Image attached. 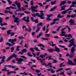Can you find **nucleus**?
Segmentation results:
<instances>
[{
  "instance_id": "nucleus-1",
  "label": "nucleus",
  "mask_w": 76,
  "mask_h": 76,
  "mask_svg": "<svg viewBox=\"0 0 76 76\" xmlns=\"http://www.w3.org/2000/svg\"><path fill=\"white\" fill-rule=\"evenodd\" d=\"M74 38H72V39L71 40L69 41V42H70V44L69 45V47L70 48L72 45H73V47L71 50V54L69 55V53H67L66 54V57L69 56V57L72 58V57H74L75 56L74 55L75 54L74 52L75 51V47H76V45L74 43Z\"/></svg>"
},
{
  "instance_id": "nucleus-2",
  "label": "nucleus",
  "mask_w": 76,
  "mask_h": 76,
  "mask_svg": "<svg viewBox=\"0 0 76 76\" xmlns=\"http://www.w3.org/2000/svg\"><path fill=\"white\" fill-rule=\"evenodd\" d=\"M66 29V28H62L61 30V34H61L60 35V36H61V37H63V36H64L65 37H69V36L67 35V34H66V32L65 31H64Z\"/></svg>"
},
{
  "instance_id": "nucleus-3",
  "label": "nucleus",
  "mask_w": 76,
  "mask_h": 76,
  "mask_svg": "<svg viewBox=\"0 0 76 76\" xmlns=\"http://www.w3.org/2000/svg\"><path fill=\"white\" fill-rule=\"evenodd\" d=\"M12 17L13 18H14V22H16L17 25H19V21L18 18H15V15H13Z\"/></svg>"
},
{
  "instance_id": "nucleus-4",
  "label": "nucleus",
  "mask_w": 76,
  "mask_h": 76,
  "mask_svg": "<svg viewBox=\"0 0 76 76\" xmlns=\"http://www.w3.org/2000/svg\"><path fill=\"white\" fill-rule=\"evenodd\" d=\"M55 48L56 49V50H54L53 49H48V51L50 53H52V52H53V51H56L57 53H59L60 52V50L59 49V48H57L56 46L55 47Z\"/></svg>"
},
{
  "instance_id": "nucleus-5",
  "label": "nucleus",
  "mask_w": 76,
  "mask_h": 76,
  "mask_svg": "<svg viewBox=\"0 0 76 76\" xmlns=\"http://www.w3.org/2000/svg\"><path fill=\"white\" fill-rule=\"evenodd\" d=\"M42 26V23H38L37 26V29L36 30V32H38L40 31V29H41V27H40L39 26Z\"/></svg>"
},
{
  "instance_id": "nucleus-6",
  "label": "nucleus",
  "mask_w": 76,
  "mask_h": 76,
  "mask_svg": "<svg viewBox=\"0 0 76 76\" xmlns=\"http://www.w3.org/2000/svg\"><path fill=\"white\" fill-rule=\"evenodd\" d=\"M15 60L17 61V64H22V61H23V59L21 58H16Z\"/></svg>"
},
{
  "instance_id": "nucleus-7",
  "label": "nucleus",
  "mask_w": 76,
  "mask_h": 76,
  "mask_svg": "<svg viewBox=\"0 0 76 76\" xmlns=\"http://www.w3.org/2000/svg\"><path fill=\"white\" fill-rule=\"evenodd\" d=\"M0 25L2 26H4V25H7V24L6 23H4L3 24V19L1 17H0Z\"/></svg>"
},
{
  "instance_id": "nucleus-8",
  "label": "nucleus",
  "mask_w": 76,
  "mask_h": 76,
  "mask_svg": "<svg viewBox=\"0 0 76 76\" xmlns=\"http://www.w3.org/2000/svg\"><path fill=\"white\" fill-rule=\"evenodd\" d=\"M16 40H17L16 39H9L8 41L10 42H11V43L12 44L14 45L15 44V43L13 42L16 41Z\"/></svg>"
},
{
  "instance_id": "nucleus-9",
  "label": "nucleus",
  "mask_w": 76,
  "mask_h": 76,
  "mask_svg": "<svg viewBox=\"0 0 76 76\" xmlns=\"http://www.w3.org/2000/svg\"><path fill=\"white\" fill-rule=\"evenodd\" d=\"M75 20H73L72 19H71L69 20V23H70V25H76V23H75Z\"/></svg>"
},
{
  "instance_id": "nucleus-10",
  "label": "nucleus",
  "mask_w": 76,
  "mask_h": 76,
  "mask_svg": "<svg viewBox=\"0 0 76 76\" xmlns=\"http://www.w3.org/2000/svg\"><path fill=\"white\" fill-rule=\"evenodd\" d=\"M76 7V0H75V2L72 1V4L70 6V7Z\"/></svg>"
},
{
  "instance_id": "nucleus-11",
  "label": "nucleus",
  "mask_w": 76,
  "mask_h": 76,
  "mask_svg": "<svg viewBox=\"0 0 76 76\" xmlns=\"http://www.w3.org/2000/svg\"><path fill=\"white\" fill-rule=\"evenodd\" d=\"M38 5H36L35 6H31V10H33L34 9H36L37 8H38Z\"/></svg>"
},
{
  "instance_id": "nucleus-12",
  "label": "nucleus",
  "mask_w": 76,
  "mask_h": 76,
  "mask_svg": "<svg viewBox=\"0 0 76 76\" xmlns=\"http://www.w3.org/2000/svg\"><path fill=\"white\" fill-rule=\"evenodd\" d=\"M41 15H39V13H37V16H38V17L39 18H41V17H42V16H44V14H43L42 13H40Z\"/></svg>"
},
{
  "instance_id": "nucleus-13",
  "label": "nucleus",
  "mask_w": 76,
  "mask_h": 76,
  "mask_svg": "<svg viewBox=\"0 0 76 76\" xmlns=\"http://www.w3.org/2000/svg\"><path fill=\"white\" fill-rule=\"evenodd\" d=\"M11 9H16V8H14L12 6H10V7H7V8H6V10H9V9H10V8Z\"/></svg>"
},
{
  "instance_id": "nucleus-14",
  "label": "nucleus",
  "mask_w": 76,
  "mask_h": 76,
  "mask_svg": "<svg viewBox=\"0 0 76 76\" xmlns=\"http://www.w3.org/2000/svg\"><path fill=\"white\" fill-rule=\"evenodd\" d=\"M66 6V5H63V6L61 7V9L60 10V11L61 10H65V7Z\"/></svg>"
},
{
  "instance_id": "nucleus-15",
  "label": "nucleus",
  "mask_w": 76,
  "mask_h": 76,
  "mask_svg": "<svg viewBox=\"0 0 76 76\" xmlns=\"http://www.w3.org/2000/svg\"><path fill=\"white\" fill-rule=\"evenodd\" d=\"M6 69H7V68H6V66H5L4 68V69H2V71H7V72H9V70H7Z\"/></svg>"
},
{
  "instance_id": "nucleus-16",
  "label": "nucleus",
  "mask_w": 76,
  "mask_h": 76,
  "mask_svg": "<svg viewBox=\"0 0 76 76\" xmlns=\"http://www.w3.org/2000/svg\"><path fill=\"white\" fill-rule=\"evenodd\" d=\"M36 58H37V60L38 61L43 60L44 61V60H45V59H46V58H43V59H39V57H36Z\"/></svg>"
},
{
  "instance_id": "nucleus-17",
  "label": "nucleus",
  "mask_w": 76,
  "mask_h": 76,
  "mask_svg": "<svg viewBox=\"0 0 76 76\" xmlns=\"http://www.w3.org/2000/svg\"><path fill=\"white\" fill-rule=\"evenodd\" d=\"M45 56H47V53H45L44 55H41L40 57L42 58H43L44 57H45Z\"/></svg>"
},
{
  "instance_id": "nucleus-18",
  "label": "nucleus",
  "mask_w": 76,
  "mask_h": 76,
  "mask_svg": "<svg viewBox=\"0 0 76 76\" xmlns=\"http://www.w3.org/2000/svg\"><path fill=\"white\" fill-rule=\"evenodd\" d=\"M31 15L34 17H36V16H38V13H36V14H31Z\"/></svg>"
},
{
  "instance_id": "nucleus-19",
  "label": "nucleus",
  "mask_w": 76,
  "mask_h": 76,
  "mask_svg": "<svg viewBox=\"0 0 76 76\" xmlns=\"http://www.w3.org/2000/svg\"><path fill=\"white\" fill-rule=\"evenodd\" d=\"M57 7H55L51 9L50 10L49 12H52V11H53L54 10H55L56 8Z\"/></svg>"
},
{
  "instance_id": "nucleus-20",
  "label": "nucleus",
  "mask_w": 76,
  "mask_h": 76,
  "mask_svg": "<svg viewBox=\"0 0 76 76\" xmlns=\"http://www.w3.org/2000/svg\"><path fill=\"white\" fill-rule=\"evenodd\" d=\"M22 52L23 53H26L27 52V50L26 49H23L21 50Z\"/></svg>"
},
{
  "instance_id": "nucleus-21",
  "label": "nucleus",
  "mask_w": 76,
  "mask_h": 76,
  "mask_svg": "<svg viewBox=\"0 0 76 76\" xmlns=\"http://www.w3.org/2000/svg\"><path fill=\"white\" fill-rule=\"evenodd\" d=\"M61 3L62 4H66V1H64L61 2Z\"/></svg>"
},
{
  "instance_id": "nucleus-22",
  "label": "nucleus",
  "mask_w": 76,
  "mask_h": 76,
  "mask_svg": "<svg viewBox=\"0 0 76 76\" xmlns=\"http://www.w3.org/2000/svg\"><path fill=\"white\" fill-rule=\"evenodd\" d=\"M12 58H13V56H10V57H9L7 58V60H6V61H8L9 60H11V59H12Z\"/></svg>"
},
{
  "instance_id": "nucleus-23",
  "label": "nucleus",
  "mask_w": 76,
  "mask_h": 76,
  "mask_svg": "<svg viewBox=\"0 0 76 76\" xmlns=\"http://www.w3.org/2000/svg\"><path fill=\"white\" fill-rule=\"evenodd\" d=\"M18 38H19V39H23L25 38V37H23V36H19Z\"/></svg>"
},
{
  "instance_id": "nucleus-24",
  "label": "nucleus",
  "mask_w": 76,
  "mask_h": 76,
  "mask_svg": "<svg viewBox=\"0 0 76 76\" xmlns=\"http://www.w3.org/2000/svg\"><path fill=\"white\" fill-rule=\"evenodd\" d=\"M11 56H12V58L13 57H15V58H17V56L15 54V53H14Z\"/></svg>"
},
{
  "instance_id": "nucleus-25",
  "label": "nucleus",
  "mask_w": 76,
  "mask_h": 76,
  "mask_svg": "<svg viewBox=\"0 0 76 76\" xmlns=\"http://www.w3.org/2000/svg\"><path fill=\"white\" fill-rule=\"evenodd\" d=\"M66 27H67L68 29V32H70L71 31V29H70V27H69L68 26H66Z\"/></svg>"
},
{
  "instance_id": "nucleus-26",
  "label": "nucleus",
  "mask_w": 76,
  "mask_h": 76,
  "mask_svg": "<svg viewBox=\"0 0 76 76\" xmlns=\"http://www.w3.org/2000/svg\"><path fill=\"white\" fill-rule=\"evenodd\" d=\"M17 5L18 7H21V6H20V3H17Z\"/></svg>"
},
{
  "instance_id": "nucleus-27",
  "label": "nucleus",
  "mask_w": 76,
  "mask_h": 76,
  "mask_svg": "<svg viewBox=\"0 0 76 76\" xmlns=\"http://www.w3.org/2000/svg\"><path fill=\"white\" fill-rule=\"evenodd\" d=\"M11 53L13 52V51H14V47H12V48H11Z\"/></svg>"
},
{
  "instance_id": "nucleus-28",
  "label": "nucleus",
  "mask_w": 76,
  "mask_h": 76,
  "mask_svg": "<svg viewBox=\"0 0 76 76\" xmlns=\"http://www.w3.org/2000/svg\"><path fill=\"white\" fill-rule=\"evenodd\" d=\"M56 1H54L53 2L51 1V2L50 4H51V5L55 4H56Z\"/></svg>"
},
{
  "instance_id": "nucleus-29",
  "label": "nucleus",
  "mask_w": 76,
  "mask_h": 76,
  "mask_svg": "<svg viewBox=\"0 0 76 76\" xmlns=\"http://www.w3.org/2000/svg\"><path fill=\"white\" fill-rule=\"evenodd\" d=\"M20 57L21 58H22L24 59H25V60H27V58H26V57L25 56H21Z\"/></svg>"
},
{
  "instance_id": "nucleus-30",
  "label": "nucleus",
  "mask_w": 76,
  "mask_h": 76,
  "mask_svg": "<svg viewBox=\"0 0 76 76\" xmlns=\"http://www.w3.org/2000/svg\"><path fill=\"white\" fill-rule=\"evenodd\" d=\"M11 31H12V30H10L8 31H7V34H8V35H9V34H11V33H10V32H11Z\"/></svg>"
},
{
  "instance_id": "nucleus-31",
  "label": "nucleus",
  "mask_w": 76,
  "mask_h": 76,
  "mask_svg": "<svg viewBox=\"0 0 76 76\" xmlns=\"http://www.w3.org/2000/svg\"><path fill=\"white\" fill-rule=\"evenodd\" d=\"M27 54L28 56H30V57H32V56H33L32 55L30 54V52H28Z\"/></svg>"
},
{
  "instance_id": "nucleus-32",
  "label": "nucleus",
  "mask_w": 76,
  "mask_h": 76,
  "mask_svg": "<svg viewBox=\"0 0 76 76\" xmlns=\"http://www.w3.org/2000/svg\"><path fill=\"white\" fill-rule=\"evenodd\" d=\"M29 50L31 51H32V52H34L35 51H34V49L33 48H29Z\"/></svg>"
},
{
  "instance_id": "nucleus-33",
  "label": "nucleus",
  "mask_w": 76,
  "mask_h": 76,
  "mask_svg": "<svg viewBox=\"0 0 76 76\" xmlns=\"http://www.w3.org/2000/svg\"><path fill=\"white\" fill-rule=\"evenodd\" d=\"M7 45H8L9 46H13V45H12L10 44V43L9 42H7L6 43Z\"/></svg>"
},
{
  "instance_id": "nucleus-34",
  "label": "nucleus",
  "mask_w": 76,
  "mask_h": 76,
  "mask_svg": "<svg viewBox=\"0 0 76 76\" xmlns=\"http://www.w3.org/2000/svg\"><path fill=\"white\" fill-rule=\"evenodd\" d=\"M32 13H34V12H38V10L35 9H33V10H32Z\"/></svg>"
},
{
  "instance_id": "nucleus-35",
  "label": "nucleus",
  "mask_w": 76,
  "mask_h": 76,
  "mask_svg": "<svg viewBox=\"0 0 76 76\" xmlns=\"http://www.w3.org/2000/svg\"><path fill=\"white\" fill-rule=\"evenodd\" d=\"M63 69V68H60L56 70V72H59L60 71H61Z\"/></svg>"
},
{
  "instance_id": "nucleus-36",
  "label": "nucleus",
  "mask_w": 76,
  "mask_h": 76,
  "mask_svg": "<svg viewBox=\"0 0 76 76\" xmlns=\"http://www.w3.org/2000/svg\"><path fill=\"white\" fill-rule=\"evenodd\" d=\"M66 13H67V11H66V10H65V11L62 12L61 13H62V14H63V15H64L65 14H66Z\"/></svg>"
},
{
  "instance_id": "nucleus-37",
  "label": "nucleus",
  "mask_w": 76,
  "mask_h": 76,
  "mask_svg": "<svg viewBox=\"0 0 76 76\" xmlns=\"http://www.w3.org/2000/svg\"><path fill=\"white\" fill-rule=\"evenodd\" d=\"M38 46L39 47H41V46H42V47H43V48H44L45 47V46H44L42 44H40L39 45H38Z\"/></svg>"
},
{
  "instance_id": "nucleus-38",
  "label": "nucleus",
  "mask_w": 76,
  "mask_h": 76,
  "mask_svg": "<svg viewBox=\"0 0 76 76\" xmlns=\"http://www.w3.org/2000/svg\"><path fill=\"white\" fill-rule=\"evenodd\" d=\"M46 16H47L48 18H50V17H51L52 16H53V14H50L49 15H47Z\"/></svg>"
},
{
  "instance_id": "nucleus-39",
  "label": "nucleus",
  "mask_w": 76,
  "mask_h": 76,
  "mask_svg": "<svg viewBox=\"0 0 76 76\" xmlns=\"http://www.w3.org/2000/svg\"><path fill=\"white\" fill-rule=\"evenodd\" d=\"M18 54H21V55H23V52L20 51L18 53Z\"/></svg>"
},
{
  "instance_id": "nucleus-40",
  "label": "nucleus",
  "mask_w": 76,
  "mask_h": 76,
  "mask_svg": "<svg viewBox=\"0 0 76 76\" xmlns=\"http://www.w3.org/2000/svg\"><path fill=\"white\" fill-rule=\"evenodd\" d=\"M53 63H57V61H56V60L54 59L53 60Z\"/></svg>"
},
{
  "instance_id": "nucleus-41",
  "label": "nucleus",
  "mask_w": 76,
  "mask_h": 76,
  "mask_svg": "<svg viewBox=\"0 0 76 76\" xmlns=\"http://www.w3.org/2000/svg\"><path fill=\"white\" fill-rule=\"evenodd\" d=\"M61 26H59L58 28L56 29V31L57 32H58V31L59 30V29L61 28Z\"/></svg>"
},
{
  "instance_id": "nucleus-42",
  "label": "nucleus",
  "mask_w": 76,
  "mask_h": 76,
  "mask_svg": "<svg viewBox=\"0 0 76 76\" xmlns=\"http://www.w3.org/2000/svg\"><path fill=\"white\" fill-rule=\"evenodd\" d=\"M35 72L37 73H39V72H40V70H38V69H36L35 70Z\"/></svg>"
},
{
  "instance_id": "nucleus-43",
  "label": "nucleus",
  "mask_w": 76,
  "mask_h": 76,
  "mask_svg": "<svg viewBox=\"0 0 76 76\" xmlns=\"http://www.w3.org/2000/svg\"><path fill=\"white\" fill-rule=\"evenodd\" d=\"M34 22H35V23H39V21L38 20V19H36V20H34Z\"/></svg>"
},
{
  "instance_id": "nucleus-44",
  "label": "nucleus",
  "mask_w": 76,
  "mask_h": 76,
  "mask_svg": "<svg viewBox=\"0 0 76 76\" xmlns=\"http://www.w3.org/2000/svg\"><path fill=\"white\" fill-rule=\"evenodd\" d=\"M56 23V22L55 21H53V22L52 23H51L50 24V25H54V24H55Z\"/></svg>"
},
{
  "instance_id": "nucleus-45",
  "label": "nucleus",
  "mask_w": 76,
  "mask_h": 76,
  "mask_svg": "<svg viewBox=\"0 0 76 76\" xmlns=\"http://www.w3.org/2000/svg\"><path fill=\"white\" fill-rule=\"evenodd\" d=\"M57 20L58 21L59 20V19H58V18H56L53 20V21H55V22H56V21H57Z\"/></svg>"
},
{
  "instance_id": "nucleus-46",
  "label": "nucleus",
  "mask_w": 76,
  "mask_h": 76,
  "mask_svg": "<svg viewBox=\"0 0 76 76\" xmlns=\"http://www.w3.org/2000/svg\"><path fill=\"white\" fill-rule=\"evenodd\" d=\"M7 1L8 2V3H9V4H12V2L10 1L9 0H7Z\"/></svg>"
},
{
  "instance_id": "nucleus-47",
  "label": "nucleus",
  "mask_w": 76,
  "mask_h": 76,
  "mask_svg": "<svg viewBox=\"0 0 76 76\" xmlns=\"http://www.w3.org/2000/svg\"><path fill=\"white\" fill-rule=\"evenodd\" d=\"M76 16V15L75 14H73L71 15V17L72 18H73L74 17H75Z\"/></svg>"
},
{
  "instance_id": "nucleus-48",
  "label": "nucleus",
  "mask_w": 76,
  "mask_h": 76,
  "mask_svg": "<svg viewBox=\"0 0 76 76\" xmlns=\"http://www.w3.org/2000/svg\"><path fill=\"white\" fill-rule=\"evenodd\" d=\"M34 50H36V51H39L40 50H39V49H38V48H34Z\"/></svg>"
},
{
  "instance_id": "nucleus-49",
  "label": "nucleus",
  "mask_w": 76,
  "mask_h": 76,
  "mask_svg": "<svg viewBox=\"0 0 76 76\" xmlns=\"http://www.w3.org/2000/svg\"><path fill=\"white\" fill-rule=\"evenodd\" d=\"M32 62H28L27 65V66H30L31 64H32Z\"/></svg>"
},
{
  "instance_id": "nucleus-50",
  "label": "nucleus",
  "mask_w": 76,
  "mask_h": 76,
  "mask_svg": "<svg viewBox=\"0 0 76 76\" xmlns=\"http://www.w3.org/2000/svg\"><path fill=\"white\" fill-rule=\"evenodd\" d=\"M37 4H38L40 6L43 7V5L41 3H39Z\"/></svg>"
},
{
  "instance_id": "nucleus-51",
  "label": "nucleus",
  "mask_w": 76,
  "mask_h": 76,
  "mask_svg": "<svg viewBox=\"0 0 76 76\" xmlns=\"http://www.w3.org/2000/svg\"><path fill=\"white\" fill-rule=\"evenodd\" d=\"M9 67H11V68H15V66H13L10 65H9Z\"/></svg>"
},
{
  "instance_id": "nucleus-52",
  "label": "nucleus",
  "mask_w": 76,
  "mask_h": 76,
  "mask_svg": "<svg viewBox=\"0 0 76 76\" xmlns=\"http://www.w3.org/2000/svg\"><path fill=\"white\" fill-rule=\"evenodd\" d=\"M24 13H26V14H29V13H30V12H28L27 11H24Z\"/></svg>"
},
{
  "instance_id": "nucleus-53",
  "label": "nucleus",
  "mask_w": 76,
  "mask_h": 76,
  "mask_svg": "<svg viewBox=\"0 0 76 76\" xmlns=\"http://www.w3.org/2000/svg\"><path fill=\"white\" fill-rule=\"evenodd\" d=\"M34 4V3H33V1H30V5L31 6H32V5H33Z\"/></svg>"
},
{
  "instance_id": "nucleus-54",
  "label": "nucleus",
  "mask_w": 76,
  "mask_h": 76,
  "mask_svg": "<svg viewBox=\"0 0 76 76\" xmlns=\"http://www.w3.org/2000/svg\"><path fill=\"white\" fill-rule=\"evenodd\" d=\"M46 20L47 21H49L50 20H51V19H50V18H46Z\"/></svg>"
},
{
  "instance_id": "nucleus-55",
  "label": "nucleus",
  "mask_w": 76,
  "mask_h": 76,
  "mask_svg": "<svg viewBox=\"0 0 76 76\" xmlns=\"http://www.w3.org/2000/svg\"><path fill=\"white\" fill-rule=\"evenodd\" d=\"M63 63H62L61 64L59 65V67L60 68H61V67L63 66Z\"/></svg>"
},
{
  "instance_id": "nucleus-56",
  "label": "nucleus",
  "mask_w": 76,
  "mask_h": 76,
  "mask_svg": "<svg viewBox=\"0 0 76 76\" xmlns=\"http://www.w3.org/2000/svg\"><path fill=\"white\" fill-rule=\"evenodd\" d=\"M42 31H45V26H44L42 28Z\"/></svg>"
},
{
  "instance_id": "nucleus-57",
  "label": "nucleus",
  "mask_w": 76,
  "mask_h": 76,
  "mask_svg": "<svg viewBox=\"0 0 76 76\" xmlns=\"http://www.w3.org/2000/svg\"><path fill=\"white\" fill-rule=\"evenodd\" d=\"M31 20L32 21V22H34L35 21V20H34V18L33 17H31Z\"/></svg>"
},
{
  "instance_id": "nucleus-58",
  "label": "nucleus",
  "mask_w": 76,
  "mask_h": 76,
  "mask_svg": "<svg viewBox=\"0 0 76 76\" xmlns=\"http://www.w3.org/2000/svg\"><path fill=\"white\" fill-rule=\"evenodd\" d=\"M52 69H48L46 70L48 71V72H50V71H51V70H52Z\"/></svg>"
},
{
  "instance_id": "nucleus-59",
  "label": "nucleus",
  "mask_w": 76,
  "mask_h": 76,
  "mask_svg": "<svg viewBox=\"0 0 76 76\" xmlns=\"http://www.w3.org/2000/svg\"><path fill=\"white\" fill-rule=\"evenodd\" d=\"M32 54L33 55L34 57H36V55H35V54L34 53L32 52Z\"/></svg>"
},
{
  "instance_id": "nucleus-60",
  "label": "nucleus",
  "mask_w": 76,
  "mask_h": 76,
  "mask_svg": "<svg viewBox=\"0 0 76 76\" xmlns=\"http://www.w3.org/2000/svg\"><path fill=\"white\" fill-rule=\"evenodd\" d=\"M3 38H2V37H1L0 39V42H1L3 41Z\"/></svg>"
},
{
  "instance_id": "nucleus-61",
  "label": "nucleus",
  "mask_w": 76,
  "mask_h": 76,
  "mask_svg": "<svg viewBox=\"0 0 76 76\" xmlns=\"http://www.w3.org/2000/svg\"><path fill=\"white\" fill-rule=\"evenodd\" d=\"M68 37L69 38H70H70H72V35L70 34H69L68 35Z\"/></svg>"
},
{
  "instance_id": "nucleus-62",
  "label": "nucleus",
  "mask_w": 76,
  "mask_h": 76,
  "mask_svg": "<svg viewBox=\"0 0 76 76\" xmlns=\"http://www.w3.org/2000/svg\"><path fill=\"white\" fill-rule=\"evenodd\" d=\"M61 15H60V14H58V15L57 18H61Z\"/></svg>"
},
{
  "instance_id": "nucleus-63",
  "label": "nucleus",
  "mask_w": 76,
  "mask_h": 76,
  "mask_svg": "<svg viewBox=\"0 0 76 76\" xmlns=\"http://www.w3.org/2000/svg\"><path fill=\"white\" fill-rule=\"evenodd\" d=\"M52 70H51V73H54L55 72V71L53 70V69H52Z\"/></svg>"
},
{
  "instance_id": "nucleus-64",
  "label": "nucleus",
  "mask_w": 76,
  "mask_h": 76,
  "mask_svg": "<svg viewBox=\"0 0 76 76\" xmlns=\"http://www.w3.org/2000/svg\"><path fill=\"white\" fill-rule=\"evenodd\" d=\"M21 9H22V11H25V10H26V9L24 8L23 7H21Z\"/></svg>"
}]
</instances>
